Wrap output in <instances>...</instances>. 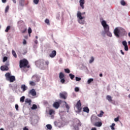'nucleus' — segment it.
<instances>
[{"label":"nucleus","mask_w":130,"mask_h":130,"mask_svg":"<svg viewBox=\"0 0 130 130\" xmlns=\"http://www.w3.org/2000/svg\"><path fill=\"white\" fill-rule=\"evenodd\" d=\"M114 34L116 37L118 38L120 36H124V35L126 34V31L122 28H118L116 27L114 30Z\"/></svg>","instance_id":"1"},{"label":"nucleus","mask_w":130,"mask_h":130,"mask_svg":"<svg viewBox=\"0 0 130 130\" xmlns=\"http://www.w3.org/2000/svg\"><path fill=\"white\" fill-rule=\"evenodd\" d=\"M28 64H29V62H28V60L26 59L20 60L19 61V67L20 69H22V68H26V67L28 68H30V66H28Z\"/></svg>","instance_id":"2"},{"label":"nucleus","mask_w":130,"mask_h":130,"mask_svg":"<svg viewBox=\"0 0 130 130\" xmlns=\"http://www.w3.org/2000/svg\"><path fill=\"white\" fill-rule=\"evenodd\" d=\"M5 77L7 81H9L10 83H13V82H15L16 81V77L14 76H12L11 73L9 72L5 74Z\"/></svg>","instance_id":"3"},{"label":"nucleus","mask_w":130,"mask_h":130,"mask_svg":"<svg viewBox=\"0 0 130 130\" xmlns=\"http://www.w3.org/2000/svg\"><path fill=\"white\" fill-rule=\"evenodd\" d=\"M77 16V18L79 19L78 20L79 23L81 24V25H84V24H85V21L82 20L85 18V17L82 16V13L80 11L78 12Z\"/></svg>","instance_id":"4"},{"label":"nucleus","mask_w":130,"mask_h":130,"mask_svg":"<svg viewBox=\"0 0 130 130\" xmlns=\"http://www.w3.org/2000/svg\"><path fill=\"white\" fill-rule=\"evenodd\" d=\"M81 125L82 123H81V121H80V120L78 119H74V126L75 129H79V126H81Z\"/></svg>","instance_id":"5"},{"label":"nucleus","mask_w":130,"mask_h":130,"mask_svg":"<svg viewBox=\"0 0 130 130\" xmlns=\"http://www.w3.org/2000/svg\"><path fill=\"white\" fill-rule=\"evenodd\" d=\"M102 26L104 27V30L106 33V32H108L109 31V26L108 25L106 21L105 20H103L101 22Z\"/></svg>","instance_id":"6"},{"label":"nucleus","mask_w":130,"mask_h":130,"mask_svg":"<svg viewBox=\"0 0 130 130\" xmlns=\"http://www.w3.org/2000/svg\"><path fill=\"white\" fill-rule=\"evenodd\" d=\"M59 78L60 80V83H61V84H64L66 82V79H64V74L62 72H60L59 74Z\"/></svg>","instance_id":"7"},{"label":"nucleus","mask_w":130,"mask_h":130,"mask_svg":"<svg viewBox=\"0 0 130 130\" xmlns=\"http://www.w3.org/2000/svg\"><path fill=\"white\" fill-rule=\"evenodd\" d=\"M100 118H99L98 117L96 116H92L91 118V121L93 124L95 123V122H97V121H100Z\"/></svg>","instance_id":"8"},{"label":"nucleus","mask_w":130,"mask_h":130,"mask_svg":"<svg viewBox=\"0 0 130 130\" xmlns=\"http://www.w3.org/2000/svg\"><path fill=\"white\" fill-rule=\"evenodd\" d=\"M76 107L78 109V111H81V110H82V103H81L80 100L77 102Z\"/></svg>","instance_id":"9"},{"label":"nucleus","mask_w":130,"mask_h":130,"mask_svg":"<svg viewBox=\"0 0 130 130\" xmlns=\"http://www.w3.org/2000/svg\"><path fill=\"white\" fill-rule=\"evenodd\" d=\"M122 44L124 46V50L125 51H128V46H127V43L125 41H123L122 42Z\"/></svg>","instance_id":"10"},{"label":"nucleus","mask_w":130,"mask_h":130,"mask_svg":"<svg viewBox=\"0 0 130 130\" xmlns=\"http://www.w3.org/2000/svg\"><path fill=\"white\" fill-rule=\"evenodd\" d=\"M28 95H31V96H36V91L35 89H32L28 92Z\"/></svg>","instance_id":"11"},{"label":"nucleus","mask_w":130,"mask_h":130,"mask_svg":"<svg viewBox=\"0 0 130 130\" xmlns=\"http://www.w3.org/2000/svg\"><path fill=\"white\" fill-rule=\"evenodd\" d=\"M36 64L37 66L40 64L39 67H43L44 66V60H40L37 62Z\"/></svg>","instance_id":"12"},{"label":"nucleus","mask_w":130,"mask_h":130,"mask_svg":"<svg viewBox=\"0 0 130 130\" xmlns=\"http://www.w3.org/2000/svg\"><path fill=\"white\" fill-rule=\"evenodd\" d=\"M55 55H56V51L53 50L52 51L51 53L49 54L50 57H51V58H53V57H55Z\"/></svg>","instance_id":"13"},{"label":"nucleus","mask_w":130,"mask_h":130,"mask_svg":"<svg viewBox=\"0 0 130 130\" xmlns=\"http://www.w3.org/2000/svg\"><path fill=\"white\" fill-rule=\"evenodd\" d=\"M93 125H94V126H98V127H100V126H102V122L100 121H97L96 122H95Z\"/></svg>","instance_id":"14"},{"label":"nucleus","mask_w":130,"mask_h":130,"mask_svg":"<svg viewBox=\"0 0 130 130\" xmlns=\"http://www.w3.org/2000/svg\"><path fill=\"white\" fill-rule=\"evenodd\" d=\"M1 71H9V67L7 66H2L1 67Z\"/></svg>","instance_id":"15"},{"label":"nucleus","mask_w":130,"mask_h":130,"mask_svg":"<svg viewBox=\"0 0 130 130\" xmlns=\"http://www.w3.org/2000/svg\"><path fill=\"white\" fill-rule=\"evenodd\" d=\"M53 107L56 108V109H57L58 108H59V103L57 102H55L53 104Z\"/></svg>","instance_id":"16"},{"label":"nucleus","mask_w":130,"mask_h":130,"mask_svg":"<svg viewBox=\"0 0 130 130\" xmlns=\"http://www.w3.org/2000/svg\"><path fill=\"white\" fill-rule=\"evenodd\" d=\"M80 6L81 7L82 9H84V4H85V1L84 0H80Z\"/></svg>","instance_id":"17"},{"label":"nucleus","mask_w":130,"mask_h":130,"mask_svg":"<svg viewBox=\"0 0 130 130\" xmlns=\"http://www.w3.org/2000/svg\"><path fill=\"white\" fill-rule=\"evenodd\" d=\"M21 89L23 90V92H25V91L28 89V87H27L25 84H22L21 86Z\"/></svg>","instance_id":"18"},{"label":"nucleus","mask_w":130,"mask_h":130,"mask_svg":"<svg viewBox=\"0 0 130 130\" xmlns=\"http://www.w3.org/2000/svg\"><path fill=\"white\" fill-rule=\"evenodd\" d=\"M67 95V94L66 93H60V98H62V99H64V100H66V99H67V96H66Z\"/></svg>","instance_id":"19"},{"label":"nucleus","mask_w":130,"mask_h":130,"mask_svg":"<svg viewBox=\"0 0 130 130\" xmlns=\"http://www.w3.org/2000/svg\"><path fill=\"white\" fill-rule=\"evenodd\" d=\"M32 102V101L29 99H26L25 100V103H28V105H31V103Z\"/></svg>","instance_id":"20"},{"label":"nucleus","mask_w":130,"mask_h":130,"mask_svg":"<svg viewBox=\"0 0 130 130\" xmlns=\"http://www.w3.org/2000/svg\"><path fill=\"white\" fill-rule=\"evenodd\" d=\"M83 111L84 112H87V113H89V108H88V107H85L84 108H83Z\"/></svg>","instance_id":"21"},{"label":"nucleus","mask_w":130,"mask_h":130,"mask_svg":"<svg viewBox=\"0 0 130 130\" xmlns=\"http://www.w3.org/2000/svg\"><path fill=\"white\" fill-rule=\"evenodd\" d=\"M106 99L107 100H108L109 102H111V101H112V98L110 95H107Z\"/></svg>","instance_id":"22"},{"label":"nucleus","mask_w":130,"mask_h":130,"mask_svg":"<svg viewBox=\"0 0 130 130\" xmlns=\"http://www.w3.org/2000/svg\"><path fill=\"white\" fill-rule=\"evenodd\" d=\"M12 53L14 57H15V58H17V54L16 53V52L14 50H12Z\"/></svg>","instance_id":"23"},{"label":"nucleus","mask_w":130,"mask_h":130,"mask_svg":"<svg viewBox=\"0 0 130 130\" xmlns=\"http://www.w3.org/2000/svg\"><path fill=\"white\" fill-rule=\"evenodd\" d=\"M30 86H36V83L34 81H29Z\"/></svg>","instance_id":"24"},{"label":"nucleus","mask_w":130,"mask_h":130,"mask_svg":"<svg viewBox=\"0 0 130 130\" xmlns=\"http://www.w3.org/2000/svg\"><path fill=\"white\" fill-rule=\"evenodd\" d=\"M55 112L54 110H50L49 111V114H50V115H52V114H54Z\"/></svg>","instance_id":"25"},{"label":"nucleus","mask_w":130,"mask_h":130,"mask_svg":"<svg viewBox=\"0 0 130 130\" xmlns=\"http://www.w3.org/2000/svg\"><path fill=\"white\" fill-rule=\"evenodd\" d=\"M69 77L71 80H74L75 78V75L74 74H72V73L69 74Z\"/></svg>","instance_id":"26"},{"label":"nucleus","mask_w":130,"mask_h":130,"mask_svg":"<svg viewBox=\"0 0 130 130\" xmlns=\"http://www.w3.org/2000/svg\"><path fill=\"white\" fill-rule=\"evenodd\" d=\"M20 101L23 103L24 101H25V96H22L21 98H20Z\"/></svg>","instance_id":"27"},{"label":"nucleus","mask_w":130,"mask_h":130,"mask_svg":"<svg viewBox=\"0 0 130 130\" xmlns=\"http://www.w3.org/2000/svg\"><path fill=\"white\" fill-rule=\"evenodd\" d=\"M115 126V123H112V125L110 126V127H111L112 130H115V128L114 127Z\"/></svg>","instance_id":"28"},{"label":"nucleus","mask_w":130,"mask_h":130,"mask_svg":"<svg viewBox=\"0 0 130 130\" xmlns=\"http://www.w3.org/2000/svg\"><path fill=\"white\" fill-rule=\"evenodd\" d=\"M28 32L29 36H31V34L32 33V29L31 27H29L28 29Z\"/></svg>","instance_id":"29"},{"label":"nucleus","mask_w":130,"mask_h":130,"mask_svg":"<svg viewBox=\"0 0 130 130\" xmlns=\"http://www.w3.org/2000/svg\"><path fill=\"white\" fill-rule=\"evenodd\" d=\"M120 4L122 6H125L126 3L124 2V0H121Z\"/></svg>","instance_id":"30"},{"label":"nucleus","mask_w":130,"mask_h":130,"mask_svg":"<svg viewBox=\"0 0 130 130\" xmlns=\"http://www.w3.org/2000/svg\"><path fill=\"white\" fill-rule=\"evenodd\" d=\"M24 2H25V0H20L19 1V4L20 6H24Z\"/></svg>","instance_id":"31"},{"label":"nucleus","mask_w":130,"mask_h":130,"mask_svg":"<svg viewBox=\"0 0 130 130\" xmlns=\"http://www.w3.org/2000/svg\"><path fill=\"white\" fill-rule=\"evenodd\" d=\"M106 33H107V35L109 36V37H112V34L109 31L106 32Z\"/></svg>","instance_id":"32"},{"label":"nucleus","mask_w":130,"mask_h":130,"mask_svg":"<svg viewBox=\"0 0 130 130\" xmlns=\"http://www.w3.org/2000/svg\"><path fill=\"white\" fill-rule=\"evenodd\" d=\"M103 114H104L103 111H101L100 114L98 115V116H99V117H102V115H103Z\"/></svg>","instance_id":"33"},{"label":"nucleus","mask_w":130,"mask_h":130,"mask_svg":"<svg viewBox=\"0 0 130 130\" xmlns=\"http://www.w3.org/2000/svg\"><path fill=\"white\" fill-rule=\"evenodd\" d=\"M31 109L34 110L35 109H37V106L35 104L32 105V107H31Z\"/></svg>","instance_id":"34"},{"label":"nucleus","mask_w":130,"mask_h":130,"mask_svg":"<svg viewBox=\"0 0 130 130\" xmlns=\"http://www.w3.org/2000/svg\"><path fill=\"white\" fill-rule=\"evenodd\" d=\"M93 80H94L93 79V78H90L88 80L87 83L91 84V83H92V82H93Z\"/></svg>","instance_id":"35"},{"label":"nucleus","mask_w":130,"mask_h":130,"mask_svg":"<svg viewBox=\"0 0 130 130\" xmlns=\"http://www.w3.org/2000/svg\"><path fill=\"white\" fill-rule=\"evenodd\" d=\"M64 71L67 74H70V73H71V71H70V69H65Z\"/></svg>","instance_id":"36"},{"label":"nucleus","mask_w":130,"mask_h":130,"mask_svg":"<svg viewBox=\"0 0 130 130\" xmlns=\"http://www.w3.org/2000/svg\"><path fill=\"white\" fill-rule=\"evenodd\" d=\"M64 103L66 104V107L68 110L70 109V106L67 103L66 101H64Z\"/></svg>","instance_id":"37"},{"label":"nucleus","mask_w":130,"mask_h":130,"mask_svg":"<svg viewBox=\"0 0 130 130\" xmlns=\"http://www.w3.org/2000/svg\"><path fill=\"white\" fill-rule=\"evenodd\" d=\"M46 127L48 128V129H51V128H52V126L50 124L46 125Z\"/></svg>","instance_id":"38"},{"label":"nucleus","mask_w":130,"mask_h":130,"mask_svg":"<svg viewBox=\"0 0 130 130\" xmlns=\"http://www.w3.org/2000/svg\"><path fill=\"white\" fill-rule=\"evenodd\" d=\"M94 61V57L93 56H91L90 57V59L89 60V63H92Z\"/></svg>","instance_id":"39"},{"label":"nucleus","mask_w":130,"mask_h":130,"mask_svg":"<svg viewBox=\"0 0 130 130\" xmlns=\"http://www.w3.org/2000/svg\"><path fill=\"white\" fill-rule=\"evenodd\" d=\"M45 22L46 24H47V25H50V23H49V19H46L45 20Z\"/></svg>","instance_id":"40"},{"label":"nucleus","mask_w":130,"mask_h":130,"mask_svg":"<svg viewBox=\"0 0 130 130\" xmlns=\"http://www.w3.org/2000/svg\"><path fill=\"white\" fill-rule=\"evenodd\" d=\"M75 79H76V81L77 82H80V81H81V80H82V79L81 78L78 77H76Z\"/></svg>","instance_id":"41"},{"label":"nucleus","mask_w":130,"mask_h":130,"mask_svg":"<svg viewBox=\"0 0 130 130\" xmlns=\"http://www.w3.org/2000/svg\"><path fill=\"white\" fill-rule=\"evenodd\" d=\"M11 29V26L10 25L8 26L5 30V32H9V30Z\"/></svg>","instance_id":"42"},{"label":"nucleus","mask_w":130,"mask_h":130,"mask_svg":"<svg viewBox=\"0 0 130 130\" xmlns=\"http://www.w3.org/2000/svg\"><path fill=\"white\" fill-rule=\"evenodd\" d=\"M8 60V57L5 56L3 58V62H5V61H7Z\"/></svg>","instance_id":"43"},{"label":"nucleus","mask_w":130,"mask_h":130,"mask_svg":"<svg viewBox=\"0 0 130 130\" xmlns=\"http://www.w3.org/2000/svg\"><path fill=\"white\" fill-rule=\"evenodd\" d=\"M34 3L35 5H38L39 0H34Z\"/></svg>","instance_id":"44"},{"label":"nucleus","mask_w":130,"mask_h":130,"mask_svg":"<svg viewBox=\"0 0 130 130\" xmlns=\"http://www.w3.org/2000/svg\"><path fill=\"white\" fill-rule=\"evenodd\" d=\"M9 6H7L6 7V9H5V13H8V11H9Z\"/></svg>","instance_id":"45"},{"label":"nucleus","mask_w":130,"mask_h":130,"mask_svg":"<svg viewBox=\"0 0 130 130\" xmlns=\"http://www.w3.org/2000/svg\"><path fill=\"white\" fill-rule=\"evenodd\" d=\"M80 89H79V87H75V92H79V90Z\"/></svg>","instance_id":"46"},{"label":"nucleus","mask_w":130,"mask_h":130,"mask_svg":"<svg viewBox=\"0 0 130 130\" xmlns=\"http://www.w3.org/2000/svg\"><path fill=\"white\" fill-rule=\"evenodd\" d=\"M118 120H119V118L118 117L114 119V121L116 122L118 121Z\"/></svg>","instance_id":"47"},{"label":"nucleus","mask_w":130,"mask_h":130,"mask_svg":"<svg viewBox=\"0 0 130 130\" xmlns=\"http://www.w3.org/2000/svg\"><path fill=\"white\" fill-rule=\"evenodd\" d=\"M23 44H24V45L27 44V42L26 41V40H23Z\"/></svg>","instance_id":"48"},{"label":"nucleus","mask_w":130,"mask_h":130,"mask_svg":"<svg viewBox=\"0 0 130 130\" xmlns=\"http://www.w3.org/2000/svg\"><path fill=\"white\" fill-rule=\"evenodd\" d=\"M44 62H45L46 66H48V64H49V62L48 61H44Z\"/></svg>","instance_id":"49"},{"label":"nucleus","mask_w":130,"mask_h":130,"mask_svg":"<svg viewBox=\"0 0 130 130\" xmlns=\"http://www.w3.org/2000/svg\"><path fill=\"white\" fill-rule=\"evenodd\" d=\"M5 66H7V67H9L10 66V63L9 62H7Z\"/></svg>","instance_id":"50"},{"label":"nucleus","mask_w":130,"mask_h":130,"mask_svg":"<svg viewBox=\"0 0 130 130\" xmlns=\"http://www.w3.org/2000/svg\"><path fill=\"white\" fill-rule=\"evenodd\" d=\"M59 63H62V58L59 59Z\"/></svg>","instance_id":"51"},{"label":"nucleus","mask_w":130,"mask_h":130,"mask_svg":"<svg viewBox=\"0 0 130 130\" xmlns=\"http://www.w3.org/2000/svg\"><path fill=\"white\" fill-rule=\"evenodd\" d=\"M15 108L16 110H18V108H19V106L18 105H15Z\"/></svg>","instance_id":"52"},{"label":"nucleus","mask_w":130,"mask_h":130,"mask_svg":"<svg viewBox=\"0 0 130 130\" xmlns=\"http://www.w3.org/2000/svg\"><path fill=\"white\" fill-rule=\"evenodd\" d=\"M120 52L121 53V54H122L123 55H124V52H123V51H122V50H120Z\"/></svg>","instance_id":"53"},{"label":"nucleus","mask_w":130,"mask_h":130,"mask_svg":"<svg viewBox=\"0 0 130 130\" xmlns=\"http://www.w3.org/2000/svg\"><path fill=\"white\" fill-rule=\"evenodd\" d=\"M2 2L3 4H5V3H7V0H2Z\"/></svg>","instance_id":"54"},{"label":"nucleus","mask_w":130,"mask_h":130,"mask_svg":"<svg viewBox=\"0 0 130 130\" xmlns=\"http://www.w3.org/2000/svg\"><path fill=\"white\" fill-rule=\"evenodd\" d=\"M35 44H38V41H37V40H36L35 41Z\"/></svg>","instance_id":"55"},{"label":"nucleus","mask_w":130,"mask_h":130,"mask_svg":"<svg viewBox=\"0 0 130 130\" xmlns=\"http://www.w3.org/2000/svg\"><path fill=\"white\" fill-rule=\"evenodd\" d=\"M12 1H13L14 4H16L17 3V0H12Z\"/></svg>","instance_id":"56"},{"label":"nucleus","mask_w":130,"mask_h":130,"mask_svg":"<svg viewBox=\"0 0 130 130\" xmlns=\"http://www.w3.org/2000/svg\"><path fill=\"white\" fill-rule=\"evenodd\" d=\"M91 130H97V129L96 128V127H92L91 128Z\"/></svg>","instance_id":"57"},{"label":"nucleus","mask_w":130,"mask_h":130,"mask_svg":"<svg viewBox=\"0 0 130 130\" xmlns=\"http://www.w3.org/2000/svg\"><path fill=\"white\" fill-rule=\"evenodd\" d=\"M23 130H29V129H28V128L25 127L23 128Z\"/></svg>","instance_id":"58"},{"label":"nucleus","mask_w":130,"mask_h":130,"mask_svg":"<svg viewBox=\"0 0 130 130\" xmlns=\"http://www.w3.org/2000/svg\"><path fill=\"white\" fill-rule=\"evenodd\" d=\"M26 32V29L22 31V33H25Z\"/></svg>","instance_id":"59"},{"label":"nucleus","mask_w":130,"mask_h":130,"mask_svg":"<svg viewBox=\"0 0 130 130\" xmlns=\"http://www.w3.org/2000/svg\"><path fill=\"white\" fill-rule=\"evenodd\" d=\"M102 76H103L102 74H100V77H102Z\"/></svg>","instance_id":"60"},{"label":"nucleus","mask_w":130,"mask_h":130,"mask_svg":"<svg viewBox=\"0 0 130 130\" xmlns=\"http://www.w3.org/2000/svg\"><path fill=\"white\" fill-rule=\"evenodd\" d=\"M128 36H129V37H130V32L128 34Z\"/></svg>","instance_id":"61"},{"label":"nucleus","mask_w":130,"mask_h":130,"mask_svg":"<svg viewBox=\"0 0 130 130\" xmlns=\"http://www.w3.org/2000/svg\"><path fill=\"white\" fill-rule=\"evenodd\" d=\"M128 44L129 45H130V41H128Z\"/></svg>","instance_id":"62"},{"label":"nucleus","mask_w":130,"mask_h":130,"mask_svg":"<svg viewBox=\"0 0 130 130\" xmlns=\"http://www.w3.org/2000/svg\"><path fill=\"white\" fill-rule=\"evenodd\" d=\"M0 130H4V128H0Z\"/></svg>","instance_id":"63"},{"label":"nucleus","mask_w":130,"mask_h":130,"mask_svg":"<svg viewBox=\"0 0 130 130\" xmlns=\"http://www.w3.org/2000/svg\"><path fill=\"white\" fill-rule=\"evenodd\" d=\"M128 98L130 99V94L128 95Z\"/></svg>","instance_id":"64"}]
</instances>
